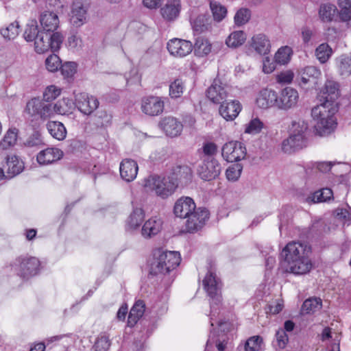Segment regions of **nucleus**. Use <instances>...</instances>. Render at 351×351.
I'll list each match as a JSON object with an SVG mask.
<instances>
[{"label":"nucleus","instance_id":"nucleus-1","mask_svg":"<svg viewBox=\"0 0 351 351\" xmlns=\"http://www.w3.org/2000/svg\"><path fill=\"white\" fill-rule=\"evenodd\" d=\"M312 247L307 241L288 243L280 253V266L285 273L304 275L310 272L313 264L309 258Z\"/></svg>","mask_w":351,"mask_h":351},{"label":"nucleus","instance_id":"nucleus-2","mask_svg":"<svg viewBox=\"0 0 351 351\" xmlns=\"http://www.w3.org/2000/svg\"><path fill=\"white\" fill-rule=\"evenodd\" d=\"M298 99V90L291 86H286L279 92L268 88L262 90L256 103L264 109L276 107L280 110H289L297 106Z\"/></svg>","mask_w":351,"mask_h":351},{"label":"nucleus","instance_id":"nucleus-3","mask_svg":"<svg viewBox=\"0 0 351 351\" xmlns=\"http://www.w3.org/2000/svg\"><path fill=\"white\" fill-rule=\"evenodd\" d=\"M218 79H215L211 86L206 90V97L214 104H220L219 112L226 121L234 120L242 110V105L238 100L226 99V93Z\"/></svg>","mask_w":351,"mask_h":351},{"label":"nucleus","instance_id":"nucleus-4","mask_svg":"<svg viewBox=\"0 0 351 351\" xmlns=\"http://www.w3.org/2000/svg\"><path fill=\"white\" fill-rule=\"evenodd\" d=\"M202 284L204 289L210 297V319L219 314V310L221 305V286L222 282L216 274V267L212 260L207 261V273L204 277Z\"/></svg>","mask_w":351,"mask_h":351},{"label":"nucleus","instance_id":"nucleus-5","mask_svg":"<svg viewBox=\"0 0 351 351\" xmlns=\"http://www.w3.org/2000/svg\"><path fill=\"white\" fill-rule=\"evenodd\" d=\"M311 136L312 131L307 122L303 120L292 121L289 136L282 142V152L290 154L302 150L308 145Z\"/></svg>","mask_w":351,"mask_h":351},{"label":"nucleus","instance_id":"nucleus-6","mask_svg":"<svg viewBox=\"0 0 351 351\" xmlns=\"http://www.w3.org/2000/svg\"><path fill=\"white\" fill-rule=\"evenodd\" d=\"M180 262L181 257L178 252L165 251L162 248L156 249L153 252V258L149 264V276L169 274L179 266Z\"/></svg>","mask_w":351,"mask_h":351},{"label":"nucleus","instance_id":"nucleus-7","mask_svg":"<svg viewBox=\"0 0 351 351\" xmlns=\"http://www.w3.org/2000/svg\"><path fill=\"white\" fill-rule=\"evenodd\" d=\"M40 261L33 256H20L17 257L10 267L16 274L23 279H29L37 275L40 271Z\"/></svg>","mask_w":351,"mask_h":351},{"label":"nucleus","instance_id":"nucleus-8","mask_svg":"<svg viewBox=\"0 0 351 351\" xmlns=\"http://www.w3.org/2000/svg\"><path fill=\"white\" fill-rule=\"evenodd\" d=\"M145 186L152 188L156 194L162 199L172 195L178 188L170 176L152 175L145 180Z\"/></svg>","mask_w":351,"mask_h":351},{"label":"nucleus","instance_id":"nucleus-9","mask_svg":"<svg viewBox=\"0 0 351 351\" xmlns=\"http://www.w3.org/2000/svg\"><path fill=\"white\" fill-rule=\"evenodd\" d=\"M322 105L317 106L311 110V116L317 121L314 125L315 132L320 136L331 134L337 124L334 117L329 114V111L326 115L322 111L321 108H324Z\"/></svg>","mask_w":351,"mask_h":351},{"label":"nucleus","instance_id":"nucleus-10","mask_svg":"<svg viewBox=\"0 0 351 351\" xmlns=\"http://www.w3.org/2000/svg\"><path fill=\"white\" fill-rule=\"evenodd\" d=\"M90 5V0H73L69 16L70 23L73 27L78 28L87 23Z\"/></svg>","mask_w":351,"mask_h":351},{"label":"nucleus","instance_id":"nucleus-11","mask_svg":"<svg viewBox=\"0 0 351 351\" xmlns=\"http://www.w3.org/2000/svg\"><path fill=\"white\" fill-rule=\"evenodd\" d=\"M157 317L156 315H150L146 314L136 322L135 324V330L138 332L139 338L138 343H140V348L138 351H141L144 346V342L149 338L154 331L157 328Z\"/></svg>","mask_w":351,"mask_h":351},{"label":"nucleus","instance_id":"nucleus-12","mask_svg":"<svg viewBox=\"0 0 351 351\" xmlns=\"http://www.w3.org/2000/svg\"><path fill=\"white\" fill-rule=\"evenodd\" d=\"M321 75V71L317 67L307 66L297 71L295 82L303 88H316L317 80Z\"/></svg>","mask_w":351,"mask_h":351},{"label":"nucleus","instance_id":"nucleus-13","mask_svg":"<svg viewBox=\"0 0 351 351\" xmlns=\"http://www.w3.org/2000/svg\"><path fill=\"white\" fill-rule=\"evenodd\" d=\"M197 168L199 178L207 182L219 178L221 172V166L217 159H200Z\"/></svg>","mask_w":351,"mask_h":351},{"label":"nucleus","instance_id":"nucleus-14","mask_svg":"<svg viewBox=\"0 0 351 351\" xmlns=\"http://www.w3.org/2000/svg\"><path fill=\"white\" fill-rule=\"evenodd\" d=\"M196 204L193 198L187 196H182L178 199L173 206V213L177 217L181 219L188 218V226H191L193 218L195 217V213H192L196 210Z\"/></svg>","mask_w":351,"mask_h":351},{"label":"nucleus","instance_id":"nucleus-15","mask_svg":"<svg viewBox=\"0 0 351 351\" xmlns=\"http://www.w3.org/2000/svg\"><path fill=\"white\" fill-rule=\"evenodd\" d=\"M178 187H186L193 180L192 169L187 165H176L172 167L169 175Z\"/></svg>","mask_w":351,"mask_h":351},{"label":"nucleus","instance_id":"nucleus-16","mask_svg":"<svg viewBox=\"0 0 351 351\" xmlns=\"http://www.w3.org/2000/svg\"><path fill=\"white\" fill-rule=\"evenodd\" d=\"M339 84L333 80H326L324 87L319 93V100L323 102L322 107L324 109L332 106L333 103L339 95ZM324 112L326 110H324Z\"/></svg>","mask_w":351,"mask_h":351},{"label":"nucleus","instance_id":"nucleus-17","mask_svg":"<svg viewBox=\"0 0 351 351\" xmlns=\"http://www.w3.org/2000/svg\"><path fill=\"white\" fill-rule=\"evenodd\" d=\"M75 105L84 114L91 115L99 105L98 99L89 96L86 93H79L75 95Z\"/></svg>","mask_w":351,"mask_h":351},{"label":"nucleus","instance_id":"nucleus-18","mask_svg":"<svg viewBox=\"0 0 351 351\" xmlns=\"http://www.w3.org/2000/svg\"><path fill=\"white\" fill-rule=\"evenodd\" d=\"M158 126L165 132L166 136L171 138L180 136L183 130L182 122L173 116L162 117L158 122Z\"/></svg>","mask_w":351,"mask_h":351},{"label":"nucleus","instance_id":"nucleus-19","mask_svg":"<svg viewBox=\"0 0 351 351\" xmlns=\"http://www.w3.org/2000/svg\"><path fill=\"white\" fill-rule=\"evenodd\" d=\"M192 213H195V217H192V220H190L191 221V226H188V218H186V221L185 222V230L191 234L202 230L210 218V212L205 207H198Z\"/></svg>","mask_w":351,"mask_h":351},{"label":"nucleus","instance_id":"nucleus-20","mask_svg":"<svg viewBox=\"0 0 351 351\" xmlns=\"http://www.w3.org/2000/svg\"><path fill=\"white\" fill-rule=\"evenodd\" d=\"M164 101L157 96L144 97L141 99L142 112L149 116H157L163 112Z\"/></svg>","mask_w":351,"mask_h":351},{"label":"nucleus","instance_id":"nucleus-21","mask_svg":"<svg viewBox=\"0 0 351 351\" xmlns=\"http://www.w3.org/2000/svg\"><path fill=\"white\" fill-rule=\"evenodd\" d=\"M169 52L178 57H184L193 51V44L189 40L173 38L167 45Z\"/></svg>","mask_w":351,"mask_h":351},{"label":"nucleus","instance_id":"nucleus-22","mask_svg":"<svg viewBox=\"0 0 351 351\" xmlns=\"http://www.w3.org/2000/svg\"><path fill=\"white\" fill-rule=\"evenodd\" d=\"M180 0H169L160 8V12L162 19L167 22H174L180 16L181 11Z\"/></svg>","mask_w":351,"mask_h":351},{"label":"nucleus","instance_id":"nucleus-23","mask_svg":"<svg viewBox=\"0 0 351 351\" xmlns=\"http://www.w3.org/2000/svg\"><path fill=\"white\" fill-rule=\"evenodd\" d=\"M213 320V319L210 318V325L211 326L210 333L217 337H224L230 339V336H232V332L235 330L233 322L229 319H220L217 322L218 329L216 330Z\"/></svg>","mask_w":351,"mask_h":351},{"label":"nucleus","instance_id":"nucleus-24","mask_svg":"<svg viewBox=\"0 0 351 351\" xmlns=\"http://www.w3.org/2000/svg\"><path fill=\"white\" fill-rule=\"evenodd\" d=\"M212 22L209 14H202L197 16L195 19H191L190 23L194 34H200L212 30Z\"/></svg>","mask_w":351,"mask_h":351},{"label":"nucleus","instance_id":"nucleus-25","mask_svg":"<svg viewBox=\"0 0 351 351\" xmlns=\"http://www.w3.org/2000/svg\"><path fill=\"white\" fill-rule=\"evenodd\" d=\"M64 156L63 152L56 147H48L40 151L37 155V162L42 165L53 163Z\"/></svg>","mask_w":351,"mask_h":351},{"label":"nucleus","instance_id":"nucleus-26","mask_svg":"<svg viewBox=\"0 0 351 351\" xmlns=\"http://www.w3.org/2000/svg\"><path fill=\"white\" fill-rule=\"evenodd\" d=\"M39 21L42 27V31L53 32L59 27V18L58 14L53 12L45 11L39 17Z\"/></svg>","mask_w":351,"mask_h":351},{"label":"nucleus","instance_id":"nucleus-27","mask_svg":"<svg viewBox=\"0 0 351 351\" xmlns=\"http://www.w3.org/2000/svg\"><path fill=\"white\" fill-rule=\"evenodd\" d=\"M138 167L136 162L132 159H125L120 164V176L123 180L130 182L137 175Z\"/></svg>","mask_w":351,"mask_h":351},{"label":"nucleus","instance_id":"nucleus-28","mask_svg":"<svg viewBox=\"0 0 351 351\" xmlns=\"http://www.w3.org/2000/svg\"><path fill=\"white\" fill-rule=\"evenodd\" d=\"M250 45L260 55H266L270 51V41L264 34L253 36Z\"/></svg>","mask_w":351,"mask_h":351},{"label":"nucleus","instance_id":"nucleus-29","mask_svg":"<svg viewBox=\"0 0 351 351\" xmlns=\"http://www.w3.org/2000/svg\"><path fill=\"white\" fill-rule=\"evenodd\" d=\"M145 304L143 300H138L131 308L128 317L127 326L130 328L134 327L136 322L144 315L145 313Z\"/></svg>","mask_w":351,"mask_h":351},{"label":"nucleus","instance_id":"nucleus-30","mask_svg":"<svg viewBox=\"0 0 351 351\" xmlns=\"http://www.w3.org/2000/svg\"><path fill=\"white\" fill-rule=\"evenodd\" d=\"M8 167L7 173L11 177L20 174L25 169L24 162L16 155H7L3 167Z\"/></svg>","mask_w":351,"mask_h":351},{"label":"nucleus","instance_id":"nucleus-31","mask_svg":"<svg viewBox=\"0 0 351 351\" xmlns=\"http://www.w3.org/2000/svg\"><path fill=\"white\" fill-rule=\"evenodd\" d=\"M145 219V211L142 208H134L126 220V231H133L140 228Z\"/></svg>","mask_w":351,"mask_h":351},{"label":"nucleus","instance_id":"nucleus-32","mask_svg":"<svg viewBox=\"0 0 351 351\" xmlns=\"http://www.w3.org/2000/svg\"><path fill=\"white\" fill-rule=\"evenodd\" d=\"M337 7L330 3H322L318 12L319 19L324 23L337 21Z\"/></svg>","mask_w":351,"mask_h":351},{"label":"nucleus","instance_id":"nucleus-33","mask_svg":"<svg viewBox=\"0 0 351 351\" xmlns=\"http://www.w3.org/2000/svg\"><path fill=\"white\" fill-rule=\"evenodd\" d=\"M161 230L162 221L160 219L151 218L143 224L141 234L144 238L149 239L159 233Z\"/></svg>","mask_w":351,"mask_h":351},{"label":"nucleus","instance_id":"nucleus-34","mask_svg":"<svg viewBox=\"0 0 351 351\" xmlns=\"http://www.w3.org/2000/svg\"><path fill=\"white\" fill-rule=\"evenodd\" d=\"M19 130L15 127L10 128L0 141V149L6 150L14 147L17 142Z\"/></svg>","mask_w":351,"mask_h":351},{"label":"nucleus","instance_id":"nucleus-35","mask_svg":"<svg viewBox=\"0 0 351 351\" xmlns=\"http://www.w3.org/2000/svg\"><path fill=\"white\" fill-rule=\"evenodd\" d=\"M211 43L202 36H198L193 45L195 56L199 58L208 56L211 52Z\"/></svg>","mask_w":351,"mask_h":351},{"label":"nucleus","instance_id":"nucleus-36","mask_svg":"<svg viewBox=\"0 0 351 351\" xmlns=\"http://www.w3.org/2000/svg\"><path fill=\"white\" fill-rule=\"evenodd\" d=\"M322 307V300L320 298L312 297L306 299L301 307L302 315H311Z\"/></svg>","mask_w":351,"mask_h":351},{"label":"nucleus","instance_id":"nucleus-37","mask_svg":"<svg viewBox=\"0 0 351 351\" xmlns=\"http://www.w3.org/2000/svg\"><path fill=\"white\" fill-rule=\"evenodd\" d=\"M47 128L49 134L56 139L62 141L66 138V130L63 123L58 121H49Z\"/></svg>","mask_w":351,"mask_h":351},{"label":"nucleus","instance_id":"nucleus-38","mask_svg":"<svg viewBox=\"0 0 351 351\" xmlns=\"http://www.w3.org/2000/svg\"><path fill=\"white\" fill-rule=\"evenodd\" d=\"M333 199V192L329 188H324L313 193L308 197L307 201L313 203H321L329 202Z\"/></svg>","mask_w":351,"mask_h":351},{"label":"nucleus","instance_id":"nucleus-39","mask_svg":"<svg viewBox=\"0 0 351 351\" xmlns=\"http://www.w3.org/2000/svg\"><path fill=\"white\" fill-rule=\"evenodd\" d=\"M46 40H49V51L52 53L58 52L64 41V36L60 32H47Z\"/></svg>","mask_w":351,"mask_h":351},{"label":"nucleus","instance_id":"nucleus-40","mask_svg":"<svg viewBox=\"0 0 351 351\" xmlns=\"http://www.w3.org/2000/svg\"><path fill=\"white\" fill-rule=\"evenodd\" d=\"M23 145L26 147L39 149L45 145L41 132L34 129L32 133L27 138Z\"/></svg>","mask_w":351,"mask_h":351},{"label":"nucleus","instance_id":"nucleus-41","mask_svg":"<svg viewBox=\"0 0 351 351\" xmlns=\"http://www.w3.org/2000/svg\"><path fill=\"white\" fill-rule=\"evenodd\" d=\"M42 32L38 29V22L36 19H32L26 25L23 37L27 42L34 41Z\"/></svg>","mask_w":351,"mask_h":351},{"label":"nucleus","instance_id":"nucleus-42","mask_svg":"<svg viewBox=\"0 0 351 351\" xmlns=\"http://www.w3.org/2000/svg\"><path fill=\"white\" fill-rule=\"evenodd\" d=\"M246 40V34L243 31H234L227 38L226 43L228 47L237 48L241 46Z\"/></svg>","mask_w":351,"mask_h":351},{"label":"nucleus","instance_id":"nucleus-43","mask_svg":"<svg viewBox=\"0 0 351 351\" xmlns=\"http://www.w3.org/2000/svg\"><path fill=\"white\" fill-rule=\"evenodd\" d=\"M185 89V84L180 77L176 78L169 84V96L172 99L180 98Z\"/></svg>","mask_w":351,"mask_h":351},{"label":"nucleus","instance_id":"nucleus-44","mask_svg":"<svg viewBox=\"0 0 351 351\" xmlns=\"http://www.w3.org/2000/svg\"><path fill=\"white\" fill-rule=\"evenodd\" d=\"M337 64L341 75H351V56L342 54L336 59Z\"/></svg>","mask_w":351,"mask_h":351},{"label":"nucleus","instance_id":"nucleus-45","mask_svg":"<svg viewBox=\"0 0 351 351\" xmlns=\"http://www.w3.org/2000/svg\"><path fill=\"white\" fill-rule=\"evenodd\" d=\"M45 102L46 101L43 99L34 97L27 102L25 110L31 116H40V111Z\"/></svg>","mask_w":351,"mask_h":351},{"label":"nucleus","instance_id":"nucleus-46","mask_svg":"<svg viewBox=\"0 0 351 351\" xmlns=\"http://www.w3.org/2000/svg\"><path fill=\"white\" fill-rule=\"evenodd\" d=\"M292 54L293 50L290 47H281L275 54V62L280 65L286 64L289 62Z\"/></svg>","mask_w":351,"mask_h":351},{"label":"nucleus","instance_id":"nucleus-47","mask_svg":"<svg viewBox=\"0 0 351 351\" xmlns=\"http://www.w3.org/2000/svg\"><path fill=\"white\" fill-rule=\"evenodd\" d=\"M202 156L200 159H217L215 158L218 153V147L217 144L212 141H206L203 143L201 148Z\"/></svg>","mask_w":351,"mask_h":351},{"label":"nucleus","instance_id":"nucleus-48","mask_svg":"<svg viewBox=\"0 0 351 351\" xmlns=\"http://www.w3.org/2000/svg\"><path fill=\"white\" fill-rule=\"evenodd\" d=\"M210 8L214 21L221 22L227 15V8L217 1H211Z\"/></svg>","mask_w":351,"mask_h":351},{"label":"nucleus","instance_id":"nucleus-49","mask_svg":"<svg viewBox=\"0 0 351 351\" xmlns=\"http://www.w3.org/2000/svg\"><path fill=\"white\" fill-rule=\"evenodd\" d=\"M332 53V48L326 43H322L315 49V56L322 64L328 61Z\"/></svg>","mask_w":351,"mask_h":351},{"label":"nucleus","instance_id":"nucleus-50","mask_svg":"<svg viewBox=\"0 0 351 351\" xmlns=\"http://www.w3.org/2000/svg\"><path fill=\"white\" fill-rule=\"evenodd\" d=\"M77 64L75 62H65L62 63L59 70L64 78L68 80H73L74 75L77 73Z\"/></svg>","mask_w":351,"mask_h":351},{"label":"nucleus","instance_id":"nucleus-51","mask_svg":"<svg viewBox=\"0 0 351 351\" xmlns=\"http://www.w3.org/2000/svg\"><path fill=\"white\" fill-rule=\"evenodd\" d=\"M46 32L42 31L34 40L35 51L38 53H44L49 51V40H46Z\"/></svg>","mask_w":351,"mask_h":351},{"label":"nucleus","instance_id":"nucleus-52","mask_svg":"<svg viewBox=\"0 0 351 351\" xmlns=\"http://www.w3.org/2000/svg\"><path fill=\"white\" fill-rule=\"evenodd\" d=\"M19 22L15 21L6 28L1 29L0 33L5 40H10L14 39L19 35Z\"/></svg>","mask_w":351,"mask_h":351},{"label":"nucleus","instance_id":"nucleus-53","mask_svg":"<svg viewBox=\"0 0 351 351\" xmlns=\"http://www.w3.org/2000/svg\"><path fill=\"white\" fill-rule=\"evenodd\" d=\"M246 155L247 149L245 144L238 141L237 145H235V147H234L232 154L229 156L230 162H236L237 163L240 160L245 159Z\"/></svg>","mask_w":351,"mask_h":351},{"label":"nucleus","instance_id":"nucleus-54","mask_svg":"<svg viewBox=\"0 0 351 351\" xmlns=\"http://www.w3.org/2000/svg\"><path fill=\"white\" fill-rule=\"evenodd\" d=\"M243 165L241 163H234L228 167L226 171V176L228 181L236 182L239 180L243 171Z\"/></svg>","mask_w":351,"mask_h":351},{"label":"nucleus","instance_id":"nucleus-55","mask_svg":"<svg viewBox=\"0 0 351 351\" xmlns=\"http://www.w3.org/2000/svg\"><path fill=\"white\" fill-rule=\"evenodd\" d=\"M111 345L109 337L105 334L99 335L93 346L94 351H108Z\"/></svg>","mask_w":351,"mask_h":351},{"label":"nucleus","instance_id":"nucleus-56","mask_svg":"<svg viewBox=\"0 0 351 351\" xmlns=\"http://www.w3.org/2000/svg\"><path fill=\"white\" fill-rule=\"evenodd\" d=\"M251 18V11L248 8H240L236 12L234 21L237 26H241L247 23Z\"/></svg>","mask_w":351,"mask_h":351},{"label":"nucleus","instance_id":"nucleus-57","mask_svg":"<svg viewBox=\"0 0 351 351\" xmlns=\"http://www.w3.org/2000/svg\"><path fill=\"white\" fill-rule=\"evenodd\" d=\"M264 128L263 122L258 117L252 119L245 125V133L250 134H259Z\"/></svg>","mask_w":351,"mask_h":351},{"label":"nucleus","instance_id":"nucleus-58","mask_svg":"<svg viewBox=\"0 0 351 351\" xmlns=\"http://www.w3.org/2000/svg\"><path fill=\"white\" fill-rule=\"evenodd\" d=\"M61 64V59L55 53L50 54L45 60V66L49 72L58 71Z\"/></svg>","mask_w":351,"mask_h":351},{"label":"nucleus","instance_id":"nucleus-59","mask_svg":"<svg viewBox=\"0 0 351 351\" xmlns=\"http://www.w3.org/2000/svg\"><path fill=\"white\" fill-rule=\"evenodd\" d=\"M263 343V337L260 335H255L250 337L245 342V351H258L261 349Z\"/></svg>","mask_w":351,"mask_h":351},{"label":"nucleus","instance_id":"nucleus-60","mask_svg":"<svg viewBox=\"0 0 351 351\" xmlns=\"http://www.w3.org/2000/svg\"><path fill=\"white\" fill-rule=\"evenodd\" d=\"M111 117L105 110H97L93 114V121L97 127H104L110 122Z\"/></svg>","mask_w":351,"mask_h":351},{"label":"nucleus","instance_id":"nucleus-61","mask_svg":"<svg viewBox=\"0 0 351 351\" xmlns=\"http://www.w3.org/2000/svg\"><path fill=\"white\" fill-rule=\"evenodd\" d=\"M61 93V90L54 85L49 86L43 93V99L46 102H51L56 99Z\"/></svg>","mask_w":351,"mask_h":351},{"label":"nucleus","instance_id":"nucleus-62","mask_svg":"<svg viewBox=\"0 0 351 351\" xmlns=\"http://www.w3.org/2000/svg\"><path fill=\"white\" fill-rule=\"evenodd\" d=\"M84 149V143L77 138H72L68 141L67 149L68 152L75 154L81 152Z\"/></svg>","mask_w":351,"mask_h":351},{"label":"nucleus","instance_id":"nucleus-63","mask_svg":"<svg viewBox=\"0 0 351 351\" xmlns=\"http://www.w3.org/2000/svg\"><path fill=\"white\" fill-rule=\"evenodd\" d=\"M275 336L278 348L281 350L285 349L289 342V337L287 332H285V330L279 328L276 330Z\"/></svg>","mask_w":351,"mask_h":351},{"label":"nucleus","instance_id":"nucleus-64","mask_svg":"<svg viewBox=\"0 0 351 351\" xmlns=\"http://www.w3.org/2000/svg\"><path fill=\"white\" fill-rule=\"evenodd\" d=\"M337 14V21L348 22L351 20V8L339 7Z\"/></svg>","mask_w":351,"mask_h":351}]
</instances>
